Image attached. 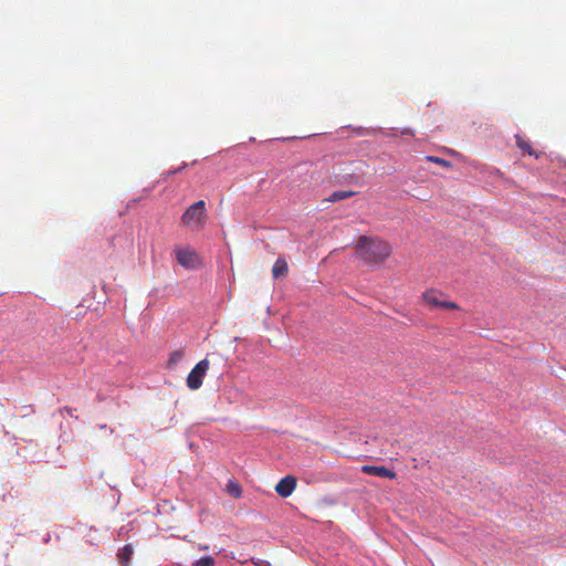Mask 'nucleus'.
Listing matches in <instances>:
<instances>
[{"label":"nucleus","instance_id":"obj_1","mask_svg":"<svg viewBox=\"0 0 566 566\" xmlns=\"http://www.w3.org/2000/svg\"><path fill=\"white\" fill-rule=\"evenodd\" d=\"M357 256L367 264L385 262L391 254V245L378 238L360 235L355 245Z\"/></svg>","mask_w":566,"mask_h":566},{"label":"nucleus","instance_id":"obj_2","mask_svg":"<svg viewBox=\"0 0 566 566\" xmlns=\"http://www.w3.org/2000/svg\"><path fill=\"white\" fill-rule=\"evenodd\" d=\"M207 219L206 202L199 200L192 203L181 216V224L199 230L203 228Z\"/></svg>","mask_w":566,"mask_h":566},{"label":"nucleus","instance_id":"obj_3","mask_svg":"<svg viewBox=\"0 0 566 566\" xmlns=\"http://www.w3.org/2000/svg\"><path fill=\"white\" fill-rule=\"evenodd\" d=\"M174 253L179 265L185 269H195L198 264L199 256L196 251L189 247L176 245Z\"/></svg>","mask_w":566,"mask_h":566},{"label":"nucleus","instance_id":"obj_4","mask_svg":"<svg viewBox=\"0 0 566 566\" xmlns=\"http://www.w3.org/2000/svg\"><path fill=\"white\" fill-rule=\"evenodd\" d=\"M210 367V361L205 358L200 360L189 373L187 377V386L191 390H197L202 386L203 377Z\"/></svg>","mask_w":566,"mask_h":566},{"label":"nucleus","instance_id":"obj_5","mask_svg":"<svg viewBox=\"0 0 566 566\" xmlns=\"http://www.w3.org/2000/svg\"><path fill=\"white\" fill-rule=\"evenodd\" d=\"M444 294L430 290L422 294V300L431 307V308H444V310H458L459 305L451 301L443 300Z\"/></svg>","mask_w":566,"mask_h":566},{"label":"nucleus","instance_id":"obj_6","mask_svg":"<svg viewBox=\"0 0 566 566\" xmlns=\"http://www.w3.org/2000/svg\"><path fill=\"white\" fill-rule=\"evenodd\" d=\"M296 479L293 475L282 478L275 485V492L282 497H289L296 488Z\"/></svg>","mask_w":566,"mask_h":566},{"label":"nucleus","instance_id":"obj_7","mask_svg":"<svg viewBox=\"0 0 566 566\" xmlns=\"http://www.w3.org/2000/svg\"><path fill=\"white\" fill-rule=\"evenodd\" d=\"M361 472L369 474V475H376L380 478H387V479H396L397 474L395 471L386 468V467H377V465H363Z\"/></svg>","mask_w":566,"mask_h":566},{"label":"nucleus","instance_id":"obj_8","mask_svg":"<svg viewBox=\"0 0 566 566\" xmlns=\"http://www.w3.org/2000/svg\"><path fill=\"white\" fill-rule=\"evenodd\" d=\"M287 271H289V266H287L285 259L279 258L272 268L273 277L274 279L283 277L287 274Z\"/></svg>","mask_w":566,"mask_h":566},{"label":"nucleus","instance_id":"obj_9","mask_svg":"<svg viewBox=\"0 0 566 566\" xmlns=\"http://www.w3.org/2000/svg\"><path fill=\"white\" fill-rule=\"evenodd\" d=\"M134 551L132 545L127 544L122 549H119L117 557L122 566H129V560Z\"/></svg>","mask_w":566,"mask_h":566},{"label":"nucleus","instance_id":"obj_10","mask_svg":"<svg viewBox=\"0 0 566 566\" xmlns=\"http://www.w3.org/2000/svg\"><path fill=\"white\" fill-rule=\"evenodd\" d=\"M226 489L229 495H231L233 499H240L242 496V488L234 480H229L226 485Z\"/></svg>","mask_w":566,"mask_h":566},{"label":"nucleus","instance_id":"obj_11","mask_svg":"<svg viewBox=\"0 0 566 566\" xmlns=\"http://www.w3.org/2000/svg\"><path fill=\"white\" fill-rule=\"evenodd\" d=\"M354 191H335L331 195L329 201L336 202L354 196Z\"/></svg>","mask_w":566,"mask_h":566},{"label":"nucleus","instance_id":"obj_12","mask_svg":"<svg viewBox=\"0 0 566 566\" xmlns=\"http://www.w3.org/2000/svg\"><path fill=\"white\" fill-rule=\"evenodd\" d=\"M182 357H184V350L179 349V350L172 352L170 354V357L168 360V366L169 367L176 366L181 360Z\"/></svg>","mask_w":566,"mask_h":566},{"label":"nucleus","instance_id":"obj_13","mask_svg":"<svg viewBox=\"0 0 566 566\" xmlns=\"http://www.w3.org/2000/svg\"><path fill=\"white\" fill-rule=\"evenodd\" d=\"M522 154H527L528 156H534L535 158L539 157V154L535 151L532 147V144H517Z\"/></svg>","mask_w":566,"mask_h":566},{"label":"nucleus","instance_id":"obj_14","mask_svg":"<svg viewBox=\"0 0 566 566\" xmlns=\"http://www.w3.org/2000/svg\"><path fill=\"white\" fill-rule=\"evenodd\" d=\"M428 161H431V163H434V164H438L442 167H446V168H449L451 167V163L441 158V157H438V156H427L426 157Z\"/></svg>","mask_w":566,"mask_h":566},{"label":"nucleus","instance_id":"obj_15","mask_svg":"<svg viewBox=\"0 0 566 566\" xmlns=\"http://www.w3.org/2000/svg\"><path fill=\"white\" fill-rule=\"evenodd\" d=\"M193 566H214V559L210 556H205L196 560Z\"/></svg>","mask_w":566,"mask_h":566}]
</instances>
